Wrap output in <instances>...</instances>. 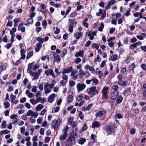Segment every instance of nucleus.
Instances as JSON below:
<instances>
[{"label":"nucleus","instance_id":"nucleus-8","mask_svg":"<svg viewBox=\"0 0 146 146\" xmlns=\"http://www.w3.org/2000/svg\"><path fill=\"white\" fill-rule=\"evenodd\" d=\"M105 127L106 129V131L107 134H110L113 132V126H106Z\"/></svg>","mask_w":146,"mask_h":146},{"label":"nucleus","instance_id":"nucleus-33","mask_svg":"<svg viewBox=\"0 0 146 146\" xmlns=\"http://www.w3.org/2000/svg\"><path fill=\"white\" fill-rule=\"evenodd\" d=\"M36 39L40 43H41V44L43 43L44 41V39L41 38L40 37H37L36 38Z\"/></svg>","mask_w":146,"mask_h":146},{"label":"nucleus","instance_id":"nucleus-34","mask_svg":"<svg viewBox=\"0 0 146 146\" xmlns=\"http://www.w3.org/2000/svg\"><path fill=\"white\" fill-rule=\"evenodd\" d=\"M112 88L113 90V92H118L117 90L119 88V87L117 85H113L112 86Z\"/></svg>","mask_w":146,"mask_h":146},{"label":"nucleus","instance_id":"nucleus-32","mask_svg":"<svg viewBox=\"0 0 146 146\" xmlns=\"http://www.w3.org/2000/svg\"><path fill=\"white\" fill-rule=\"evenodd\" d=\"M33 52L32 51H30L28 53L26 57L27 59H29L30 57H31L33 55Z\"/></svg>","mask_w":146,"mask_h":146},{"label":"nucleus","instance_id":"nucleus-3","mask_svg":"<svg viewBox=\"0 0 146 146\" xmlns=\"http://www.w3.org/2000/svg\"><path fill=\"white\" fill-rule=\"evenodd\" d=\"M61 121V119H58L57 120H54L52 121L51 124L52 127L51 128H53L54 130H56L58 128V126L60 124V122Z\"/></svg>","mask_w":146,"mask_h":146},{"label":"nucleus","instance_id":"nucleus-63","mask_svg":"<svg viewBox=\"0 0 146 146\" xmlns=\"http://www.w3.org/2000/svg\"><path fill=\"white\" fill-rule=\"evenodd\" d=\"M62 79L65 80H67L68 79V78L67 77V76L64 74H63L62 76Z\"/></svg>","mask_w":146,"mask_h":146},{"label":"nucleus","instance_id":"nucleus-53","mask_svg":"<svg viewBox=\"0 0 146 146\" xmlns=\"http://www.w3.org/2000/svg\"><path fill=\"white\" fill-rule=\"evenodd\" d=\"M123 76L122 74H119L117 76V78L118 79V81L122 80L123 79Z\"/></svg>","mask_w":146,"mask_h":146},{"label":"nucleus","instance_id":"nucleus-47","mask_svg":"<svg viewBox=\"0 0 146 146\" xmlns=\"http://www.w3.org/2000/svg\"><path fill=\"white\" fill-rule=\"evenodd\" d=\"M77 72L78 71L77 70H74L73 69L72 71H71L70 76H74V75H75V74H76Z\"/></svg>","mask_w":146,"mask_h":146},{"label":"nucleus","instance_id":"nucleus-21","mask_svg":"<svg viewBox=\"0 0 146 146\" xmlns=\"http://www.w3.org/2000/svg\"><path fill=\"white\" fill-rule=\"evenodd\" d=\"M73 99V96L71 95H69L67 98V101L68 103L72 102Z\"/></svg>","mask_w":146,"mask_h":146},{"label":"nucleus","instance_id":"nucleus-52","mask_svg":"<svg viewBox=\"0 0 146 146\" xmlns=\"http://www.w3.org/2000/svg\"><path fill=\"white\" fill-rule=\"evenodd\" d=\"M81 62V59L77 57L75 59V62L77 64Z\"/></svg>","mask_w":146,"mask_h":146},{"label":"nucleus","instance_id":"nucleus-64","mask_svg":"<svg viewBox=\"0 0 146 146\" xmlns=\"http://www.w3.org/2000/svg\"><path fill=\"white\" fill-rule=\"evenodd\" d=\"M13 23L12 21H9L6 24L7 26H9L11 27Z\"/></svg>","mask_w":146,"mask_h":146},{"label":"nucleus","instance_id":"nucleus-41","mask_svg":"<svg viewBox=\"0 0 146 146\" xmlns=\"http://www.w3.org/2000/svg\"><path fill=\"white\" fill-rule=\"evenodd\" d=\"M5 108V109H7L9 108L10 106V104L7 102H6L4 103Z\"/></svg>","mask_w":146,"mask_h":146},{"label":"nucleus","instance_id":"nucleus-20","mask_svg":"<svg viewBox=\"0 0 146 146\" xmlns=\"http://www.w3.org/2000/svg\"><path fill=\"white\" fill-rule=\"evenodd\" d=\"M118 98L116 100V103L117 104H119L122 102L123 100V98L121 95L118 96Z\"/></svg>","mask_w":146,"mask_h":146},{"label":"nucleus","instance_id":"nucleus-45","mask_svg":"<svg viewBox=\"0 0 146 146\" xmlns=\"http://www.w3.org/2000/svg\"><path fill=\"white\" fill-rule=\"evenodd\" d=\"M68 130V127L67 126H66L64 129L62 130L63 133H67V131Z\"/></svg>","mask_w":146,"mask_h":146},{"label":"nucleus","instance_id":"nucleus-9","mask_svg":"<svg viewBox=\"0 0 146 146\" xmlns=\"http://www.w3.org/2000/svg\"><path fill=\"white\" fill-rule=\"evenodd\" d=\"M73 69V67L71 66L67 68H66L63 69L62 70V73L63 74L69 73L72 71Z\"/></svg>","mask_w":146,"mask_h":146},{"label":"nucleus","instance_id":"nucleus-38","mask_svg":"<svg viewBox=\"0 0 146 146\" xmlns=\"http://www.w3.org/2000/svg\"><path fill=\"white\" fill-rule=\"evenodd\" d=\"M67 52V50L65 49H64L61 54V56L62 57H63L66 54Z\"/></svg>","mask_w":146,"mask_h":146},{"label":"nucleus","instance_id":"nucleus-5","mask_svg":"<svg viewBox=\"0 0 146 146\" xmlns=\"http://www.w3.org/2000/svg\"><path fill=\"white\" fill-rule=\"evenodd\" d=\"M119 95L118 92H113L110 94L109 96L110 98L113 100H115Z\"/></svg>","mask_w":146,"mask_h":146},{"label":"nucleus","instance_id":"nucleus-58","mask_svg":"<svg viewBox=\"0 0 146 146\" xmlns=\"http://www.w3.org/2000/svg\"><path fill=\"white\" fill-rule=\"evenodd\" d=\"M30 102L33 105L36 104L35 100L34 99H31L30 100Z\"/></svg>","mask_w":146,"mask_h":146},{"label":"nucleus","instance_id":"nucleus-43","mask_svg":"<svg viewBox=\"0 0 146 146\" xmlns=\"http://www.w3.org/2000/svg\"><path fill=\"white\" fill-rule=\"evenodd\" d=\"M49 75L52 76L53 77L55 78V76L54 75V74L52 69L49 70Z\"/></svg>","mask_w":146,"mask_h":146},{"label":"nucleus","instance_id":"nucleus-13","mask_svg":"<svg viewBox=\"0 0 146 146\" xmlns=\"http://www.w3.org/2000/svg\"><path fill=\"white\" fill-rule=\"evenodd\" d=\"M53 55L54 60H56L57 62H59L61 60V58L59 55L57 54L56 53H54Z\"/></svg>","mask_w":146,"mask_h":146},{"label":"nucleus","instance_id":"nucleus-54","mask_svg":"<svg viewBox=\"0 0 146 146\" xmlns=\"http://www.w3.org/2000/svg\"><path fill=\"white\" fill-rule=\"evenodd\" d=\"M44 90H45L44 93L45 94L49 93L51 91L50 89L48 88H47L44 89Z\"/></svg>","mask_w":146,"mask_h":146},{"label":"nucleus","instance_id":"nucleus-26","mask_svg":"<svg viewBox=\"0 0 146 146\" xmlns=\"http://www.w3.org/2000/svg\"><path fill=\"white\" fill-rule=\"evenodd\" d=\"M99 46V44L97 43H93L91 45V47L92 48H96L97 50H98Z\"/></svg>","mask_w":146,"mask_h":146},{"label":"nucleus","instance_id":"nucleus-46","mask_svg":"<svg viewBox=\"0 0 146 146\" xmlns=\"http://www.w3.org/2000/svg\"><path fill=\"white\" fill-rule=\"evenodd\" d=\"M137 45L135 44V43L134 44H133L130 45L129 46V48L130 49H133L134 48H136V47Z\"/></svg>","mask_w":146,"mask_h":146},{"label":"nucleus","instance_id":"nucleus-59","mask_svg":"<svg viewBox=\"0 0 146 146\" xmlns=\"http://www.w3.org/2000/svg\"><path fill=\"white\" fill-rule=\"evenodd\" d=\"M33 88L31 89V91L33 92H36L37 89L36 88L37 87L36 86H33Z\"/></svg>","mask_w":146,"mask_h":146},{"label":"nucleus","instance_id":"nucleus-25","mask_svg":"<svg viewBox=\"0 0 146 146\" xmlns=\"http://www.w3.org/2000/svg\"><path fill=\"white\" fill-rule=\"evenodd\" d=\"M103 114V112L102 111H99L95 113V116L96 117H100L102 116Z\"/></svg>","mask_w":146,"mask_h":146},{"label":"nucleus","instance_id":"nucleus-57","mask_svg":"<svg viewBox=\"0 0 146 146\" xmlns=\"http://www.w3.org/2000/svg\"><path fill=\"white\" fill-rule=\"evenodd\" d=\"M15 35L14 33H12L11 39V42L12 43L14 41V38L15 37Z\"/></svg>","mask_w":146,"mask_h":146},{"label":"nucleus","instance_id":"nucleus-51","mask_svg":"<svg viewBox=\"0 0 146 146\" xmlns=\"http://www.w3.org/2000/svg\"><path fill=\"white\" fill-rule=\"evenodd\" d=\"M6 122L5 121H2L1 124V127L2 128H4L6 127Z\"/></svg>","mask_w":146,"mask_h":146},{"label":"nucleus","instance_id":"nucleus-36","mask_svg":"<svg viewBox=\"0 0 146 146\" xmlns=\"http://www.w3.org/2000/svg\"><path fill=\"white\" fill-rule=\"evenodd\" d=\"M102 14L101 15V18H100L101 20H103L104 19V18L106 17V12L105 11H102Z\"/></svg>","mask_w":146,"mask_h":146},{"label":"nucleus","instance_id":"nucleus-18","mask_svg":"<svg viewBox=\"0 0 146 146\" xmlns=\"http://www.w3.org/2000/svg\"><path fill=\"white\" fill-rule=\"evenodd\" d=\"M118 84L120 86H125L127 85V81H124L122 80H121L118 81Z\"/></svg>","mask_w":146,"mask_h":146},{"label":"nucleus","instance_id":"nucleus-28","mask_svg":"<svg viewBox=\"0 0 146 146\" xmlns=\"http://www.w3.org/2000/svg\"><path fill=\"white\" fill-rule=\"evenodd\" d=\"M117 58V54L113 55L111 57V60L112 61H115L116 60Z\"/></svg>","mask_w":146,"mask_h":146},{"label":"nucleus","instance_id":"nucleus-1","mask_svg":"<svg viewBox=\"0 0 146 146\" xmlns=\"http://www.w3.org/2000/svg\"><path fill=\"white\" fill-rule=\"evenodd\" d=\"M87 91L88 94L91 97L99 93L98 90L96 89V87L95 86L88 89Z\"/></svg>","mask_w":146,"mask_h":146},{"label":"nucleus","instance_id":"nucleus-37","mask_svg":"<svg viewBox=\"0 0 146 146\" xmlns=\"http://www.w3.org/2000/svg\"><path fill=\"white\" fill-rule=\"evenodd\" d=\"M104 27V25L103 23L101 22L100 24V27L98 28V31H102V29Z\"/></svg>","mask_w":146,"mask_h":146},{"label":"nucleus","instance_id":"nucleus-2","mask_svg":"<svg viewBox=\"0 0 146 146\" xmlns=\"http://www.w3.org/2000/svg\"><path fill=\"white\" fill-rule=\"evenodd\" d=\"M77 23V22L75 21L74 19H69L68 31L70 32H73L74 27L76 25Z\"/></svg>","mask_w":146,"mask_h":146},{"label":"nucleus","instance_id":"nucleus-12","mask_svg":"<svg viewBox=\"0 0 146 146\" xmlns=\"http://www.w3.org/2000/svg\"><path fill=\"white\" fill-rule=\"evenodd\" d=\"M135 66V64L134 63H132L131 65L128 67V70L129 71V72H132V73H134L133 70Z\"/></svg>","mask_w":146,"mask_h":146},{"label":"nucleus","instance_id":"nucleus-40","mask_svg":"<svg viewBox=\"0 0 146 146\" xmlns=\"http://www.w3.org/2000/svg\"><path fill=\"white\" fill-rule=\"evenodd\" d=\"M6 70V67L5 66H0V74H1V72L4 70Z\"/></svg>","mask_w":146,"mask_h":146},{"label":"nucleus","instance_id":"nucleus-6","mask_svg":"<svg viewBox=\"0 0 146 146\" xmlns=\"http://www.w3.org/2000/svg\"><path fill=\"white\" fill-rule=\"evenodd\" d=\"M86 85L84 84L78 83L77 85V88L78 91L81 92L84 89Z\"/></svg>","mask_w":146,"mask_h":146},{"label":"nucleus","instance_id":"nucleus-39","mask_svg":"<svg viewBox=\"0 0 146 146\" xmlns=\"http://www.w3.org/2000/svg\"><path fill=\"white\" fill-rule=\"evenodd\" d=\"M33 111L31 110H29L27 112L26 115H27V116H29L30 115H31V116L33 115Z\"/></svg>","mask_w":146,"mask_h":146},{"label":"nucleus","instance_id":"nucleus-15","mask_svg":"<svg viewBox=\"0 0 146 146\" xmlns=\"http://www.w3.org/2000/svg\"><path fill=\"white\" fill-rule=\"evenodd\" d=\"M36 47L35 48V50L36 52H38L42 47V44L40 43H37L36 44Z\"/></svg>","mask_w":146,"mask_h":146},{"label":"nucleus","instance_id":"nucleus-11","mask_svg":"<svg viewBox=\"0 0 146 146\" xmlns=\"http://www.w3.org/2000/svg\"><path fill=\"white\" fill-rule=\"evenodd\" d=\"M56 96L55 94H53L49 96L48 98V101L49 102L52 103L54 100V98Z\"/></svg>","mask_w":146,"mask_h":146},{"label":"nucleus","instance_id":"nucleus-23","mask_svg":"<svg viewBox=\"0 0 146 146\" xmlns=\"http://www.w3.org/2000/svg\"><path fill=\"white\" fill-rule=\"evenodd\" d=\"M43 107V106L41 104H38L35 110L36 111H39Z\"/></svg>","mask_w":146,"mask_h":146},{"label":"nucleus","instance_id":"nucleus-56","mask_svg":"<svg viewBox=\"0 0 146 146\" xmlns=\"http://www.w3.org/2000/svg\"><path fill=\"white\" fill-rule=\"evenodd\" d=\"M25 127L24 126L21 127L20 128L21 132V134H23L25 130Z\"/></svg>","mask_w":146,"mask_h":146},{"label":"nucleus","instance_id":"nucleus-48","mask_svg":"<svg viewBox=\"0 0 146 146\" xmlns=\"http://www.w3.org/2000/svg\"><path fill=\"white\" fill-rule=\"evenodd\" d=\"M120 71L122 73L124 74L126 72V69L125 68H121Z\"/></svg>","mask_w":146,"mask_h":146},{"label":"nucleus","instance_id":"nucleus-50","mask_svg":"<svg viewBox=\"0 0 146 146\" xmlns=\"http://www.w3.org/2000/svg\"><path fill=\"white\" fill-rule=\"evenodd\" d=\"M75 84V82L73 80H71L69 82V85L71 87H73Z\"/></svg>","mask_w":146,"mask_h":146},{"label":"nucleus","instance_id":"nucleus-24","mask_svg":"<svg viewBox=\"0 0 146 146\" xmlns=\"http://www.w3.org/2000/svg\"><path fill=\"white\" fill-rule=\"evenodd\" d=\"M33 65L34 64L33 63H31L29 64L28 66V69L27 70V72H29L30 71H32L31 70L33 67Z\"/></svg>","mask_w":146,"mask_h":146},{"label":"nucleus","instance_id":"nucleus-42","mask_svg":"<svg viewBox=\"0 0 146 146\" xmlns=\"http://www.w3.org/2000/svg\"><path fill=\"white\" fill-rule=\"evenodd\" d=\"M83 98V96L82 95H79L76 98V100L78 102L81 101Z\"/></svg>","mask_w":146,"mask_h":146},{"label":"nucleus","instance_id":"nucleus-16","mask_svg":"<svg viewBox=\"0 0 146 146\" xmlns=\"http://www.w3.org/2000/svg\"><path fill=\"white\" fill-rule=\"evenodd\" d=\"M67 133H62L59 138V140L60 141L65 140L67 136Z\"/></svg>","mask_w":146,"mask_h":146},{"label":"nucleus","instance_id":"nucleus-10","mask_svg":"<svg viewBox=\"0 0 146 146\" xmlns=\"http://www.w3.org/2000/svg\"><path fill=\"white\" fill-rule=\"evenodd\" d=\"M100 124V122L97 121H94L92 123V127L93 128L98 127Z\"/></svg>","mask_w":146,"mask_h":146},{"label":"nucleus","instance_id":"nucleus-17","mask_svg":"<svg viewBox=\"0 0 146 146\" xmlns=\"http://www.w3.org/2000/svg\"><path fill=\"white\" fill-rule=\"evenodd\" d=\"M84 55V51L83 50H80L78 52H76L75 54V56L76 57L80 56L83 57Z\"/></svg>","mask_w":146,"mask_h":146},{"label":"nucleus","instance_id":"nucleus-30","mask_svg":"<svg viewBox=\"0 0 146 146\" xmlns=\"http://www.w3.org/2000/svg\"><path fill=\"white\" fill-rule=\"evenodd\" d=\"M10 133V131L8 130H4L0 131V135H1L3 134H6Z\"/></svg>","mask_w":146,"mask_h":146},{"label":"nucleus","instance_id":"nucleus-61","mask_svg":"<svg viewBox=\"0 0 146 146\" xmlns=\"http://www.w3.org/2000/svg\"><path fill=\"white\" fill-rule=\"evenodd\" d=\"M91 43V42L90 40H88L85 44V46L86 47H88L90 45Z\"/></svg>","mask_w":146,"mask_h":146},{"label":"nucleus","instance_id":"nucleus-44","mask_svg":"<svg viewBox=\"0 0 146 146\" xmlns=\"http://www.w3.org/2000/svg\"><path fill=\"white\" fill-rule=\"evenodd\" d=\"M140 67L143 70H146V64H141Z\"/></svg>","mask_w":146,"mask_h":146},{"label":"nucleus","instance_id":"nucleus-55","mask_svg":"<svg viewBox=\"0 0 146 146\" xmlns=\"http://www.w3.org/2000/svg\"><path fill=\"white\" fill-rule=\"evenodd\" d=\"M43 82H42L41 83L40 85L38 86L39 89L41 91H42L43 90Z\"/></svg>","mask_w":146,"mask_h":146},{"label":"nucleus","instance_id":"nucleus-14","mask_svg":"<svg viewBox=\"0 0 146 146\" xmlns=\"http://www.w3.org/2000/svg\"><path fill=\"white\" fill-rule=\"evenodd\" d=\"M83 34L81 31H79L78 33L75 32L74 35V37L77 39H79L80 37Z\"/></svg>","mask_w":146,"mask_h":146},{"label":"nucleus","instance_id":"nucleus-19","mask_svg":"<svg viewBox=\"0 0 146 146\" xmlns=\"http://www.w3.org/2000/svg\"><path fill=\"white\" fill-rule=\"evenodd\" d=\"M25 93L28 98H29L33 97L34 96L33 94L30 91L28 90H27L26 91Z\"/></svg>","mask_w":146,"mask_h":146},{"label":"nucleus","instance_id":"nucleus-60","mask_svg":"<svg viewBox=\"0 0 146 146\" xmlns=\"http://www.w3.org/2000/svg\"><path fill=\"white\" fill-rule=\"evenodd\" d=\"M76 12H74L70 15V17L72 18H73L76 16Z\"/></svg>","mask_w":146,"mask_h":146},{"label":"nucleus","instance_id":"nucleus-22","mask_svg":"<svg viewBox=\"0 0 146 146\" xmlns=\"http://www.w3.org/2000/svg\"><path fill=\"white\" fill-rule=\"evenodd\" d=\"M86 139L84 138H81L78 140V143L81 144H83L86 142Z\"/></svg>","mask_w":146,"mask_h":146},{"label":"nucleus","instance_id":"nucleus-4","mask_svg":"<svg viewBox=\"0 0 146 146\" xmlns=\"http://www.w3.org/2000/svg\"><path fill=\"white\" fill-rule=\"evenodd\" d=\"M109 88L108 86H105L102 89V97L103 98H106L108 99V96L107 95V93L109 90Z\"/></svg>","mask_w":146,"mask_h":146},{"label":"nucleus","instance_id":"nucleus-31","mask_svg":"<svg viewBox=\"0 0 146 146\" xmlns=\"http://www.w3.org/2000/svg\"><path fill=\"white\" fill-rule=\"evenodd\" d=\"M87 128V127L85 124H84L83 126L80 130L79 132L80 133H82L84 131L86 130Z\"/></svg>","mask_w":146,"mask_h":146},{"label":"nucleus","instance_id":"nucleus-49","mask_svg":"<svg viewBox=\"0 0 146 146\" xmlns=\"http://www.w3.org/2000/svg\"><path fill=\"white\" fill-rule=\"evenodd\" d=\"M41 93L40 91H38L36 92V98L40 97L41 96Z\"/></svg>","mask_w":146,"mask_h":146},{"label":"nucleus","instance_id":"nucleus-35","mask_svg":"<svg viewBox=\"0 0 146 146\" xmlns=\"http://www.w3.org/2000/svg\"><path fill=\"white\" fill-rule=\"evenodd\" d=\"M91 80L93 81V84L96 85L97 84L98 82V80L96 78L91 79Z\"/></svg>","mask_w":146,"mask_h":146},{"label":"nucleus","instance_id":"nucleus-27","mask_svg":"<svg viewBox=\"0 0 146 146\" xmlns=\"http://www.w3.org/2000/svg\"><path fill=\"white\" fill-rule=\"evenodd\" d=\"M26 22H27V23H26L25 24V25H28L30 24H31L33 23V20L32 18H30L29 19L26 21Z\"/></svg>","mask_w":146,"mask_h":146},{"label":"nucleus","instance_id":"nucleus-7","mask_svg":"<svg viewBox=\"0 0 146 146\" xmlns=\"http://www.w3.org/2000/svg\"><path fill=\"white\" fill-rule=\"evenodd\" d=\"M29 73L30 75L34 77V78L32 79V81L38 79V75H40V74L38 72H33L32 71H30Z\"/></svg>","mask_w":146,"mask_h":146},{"label":"nucleus","instance_id":"nucleus-29","mask_svg":"<svg viewBox=\"0 0 146 146\" xmlns=\"http://www.w3.org/2000/svg\"><path fill=\"white\" fill-rule=\"evenodd\" d=\"M16 96L12 94H11L10 95L11 102L12 103L14 102V100L15 99Z\"/></svg>","mask_w":146,"mask_h":146},{"label":"nucleus","instance_id":"nucleus-62","mask_svg":"<svg viewBox=\"0 0 146 146\" xmlns=\"http://www.w3.org/2000/svg\"><path fill=\"white\" fill-rule=\"evenodd\" d=\"M17 116L16 114H12L10 116V118L11 119H17Z\"/></svg>","mask_w":146,"mask_h":146}]
</instances>
